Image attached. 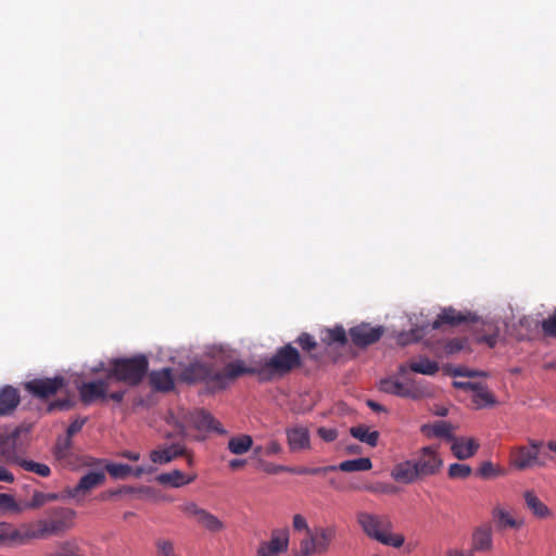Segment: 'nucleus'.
I'll use <instances>...</instances> for the list:
<instances>
[{
  "mask_svg": "<svg viewBox=\"0 0 556 556\" xmlns=\"http://www.w3.org/2000/svg\"><path fill=\"white\" fill-rule=\"evenodd\" d=\"M104 478L103 472H89L79 480L76 486L68 491V495L73 498H78L100 485L104 481Z\"/></svg>",
  "mask_w": 556,
  "mask_h": 556,
  "instance_id": "24",
  "label": "nucleus"
},
{
  "mask_svg": "<svg viewBox=\"0 0 556 556\" xmlns=\"http://www.w3.org/2000/svg\"><path fill=\"white\" fill-rule=\"evenodd\" d=\"M330 467H334V470H341L344 472L367 471L372 468V463L368 457H361L344 460L341 462L339 465H331Z\"/></svg>",
  "mask_w": 556,
  "mask_h": 556,
  "instance_id": "28",
  "label": "nucleus"
},
{
  "mask_svg": "<svg viewBox=\"0 0 556 556\" xmlns=\"http://www.w3.org/2000/svg\"><path fill=\"white\" fill-rule=\"evenodd\" d=\"M15 463L23 469L35 472L40 477H48L50 475V468L46 464L36 463L34 460L18 458Z\"/></svg>",
  "mask_w": 556,
  "mask_h": 556,
  "instance_id": "36",
  "label": "nucleus"
},
{
  "mask_svg": "<svg viewBox=\"0 0 556 556\" xmlns=\"http://www.w3.org/2000/svg\"><path fill=\"white\" fill-rule=\"evenodd\" d=\"M391 477L401 483L409 484L421 478L414 460L401 462L391 470Z\"/></svg>",
  "mask_w": 556,
  "mask_h": 556,
  "instance_id": "20",
  "label": "nucleus"
},
{
  "mask_svg": "<svg viewBox=\"0 0 556 556\" xmlns=\"http://www.w3.org/2000/svg\"><path fill=\"white\" fill-rule=\"evenodd\" d=\"M198 475L195 472L185 473L179 469L161 473L156 477V481L163 485L172 488H182L195 481Z\"/></svg>",
  "mask_w": 556,
  "mask_h": 556,
  "instance_id": "21",
  "label": "nucleus"
},
{
  "mask_svg": "<svg viewBox=\"0 0 556 556\" xmlns=\"http://www.w3.org/2000/svg\"><path fill=\"white\" fill-rule=\"evenodd\" d=\"M290 530L288 528L274 529L266 541H262L255 556H280L289 549Z\"/></svg>",
  "mask_w": 556,
  "mask_h": 556,
  "instance_id": "9",
  "label": "nucleus"
},
{
  "mask_svg": "<svg viewBox=\"0 0 556 556\" xmlns=\"http://www.w3.org/2000/svg\"><path fill=\"white\" fill-rule=\"evenodd\" d=\"M0 481H3V482H13L14 481L13 475L9 470H7L5 467H3L1 465H0Z\"/></svg>",
  "mask_w": 556,
  "mask_h": 556,
  "instance_id": "54",
  "label": "nucleus"
},
{
  "mask_svg": "<svg viewBox=\"0 0 556 556\" xmlns=\"http://www.w3.org/2000/svg\"><path fill=\"white\" fill-rule=\"evenodd\" d=\"M106 470L114 478H125L131 475L132 467L124 464H110L106 466Z\"/></svg>",
  "mask_w": 556,
  "mask_h": 556,
  "instance_id": "41",
  "label": "nucleus"
},
{
  "mask_svg": "<svg viewBox=\"0 0 556 556\" xmlns=\"http://www.w3.org/2000/svg\"><path fill=\"white\" fill-rule=\"evenodd\" d=\"M76 513L68 507H55L48 511L46 518L37 519L36 525L40 539L60 535L75 526Z\"/></svg>",
  "mask_w": 556,
  "mask_h": 556,
  "instance_id": "4",
  "label": "nucleus"
},
{
  "mask_svg": "<svg viewBox=\"0 0 556 556\" xmlns=\"http://www.w3.org/2000/svg\"><path fill=\"white\" fill-rule=\"evenodd\" d=\"M421 431L428 438H444L450 441L453 438V427L450 422L444 420L424 425Z\"/></svg>",
  "mask_w": 556,
  "mask_h": 556,
  "instance_id": "25",
  "label": "nucleus"
},
{
  "mask_svg": "<svg viewBox=\"0 0 556 556\" xmlns=\"http://www.w3.org/2000/svg\"><path fill=\"white\" fill-rule=\"evenodd\" d=\"M24 510L14 498L13 495L7 493H0V515H5L8 513L20 514Z\"/></svg>",
  "mask_w": 556,
  "mask_h": 556,
  "instance_id": "35",
  "label": "nucleus"
},
{
  "mask_svg": "<svg viewBox=\"0 0 556 556\" xmlns=\"http://www.w3.org/2000/svg\"><path fill=\"white\" fill-rule=\"evenodd\" d=\"M298 342L301 345V348L306 351H311L316 345V342L314 341V339L309 334H306V333L301 334L298 339Z\"/></svg>",
  "mask_w": 556,
  "mask_h": 556,
  "instance_id": "48",
  "label": "nucleus"
},
{
  "mask_svg": "<svg viewBox=\"0 0 556 556\" xmlns=\"http://www.w3.org/2000/svg\"><path fill=\"white\" fill-rule=\"evenodd\" d=\"M493 518L502 528L519 529L523 526V521L516 519L507 509L495 507L492 511Z\"/></svg>",
  "mask_w": 556,
  "mask_h": 556,
  "instance_id": "30",
  "label": "nucleus"
},
{
  "mask_svg": "<svg viewBox=\"0 0 556 556\" xmlns=\"http://www.w3.org/2000/svg\"><path fill=\"white\" fill-rule=\"evenodd\" d=\"M350 433L353 438L357 439L361 442L368 444L374 447L378 444L379 432L376 430H371L369 427L359 425L352 427L350 429Z\"/></svg>",
  "mask_w": 556,
  "mask_h": 556,
  "instance_id": "29",
  "label": "nucleus"
},
{
  "mask_svg": "<svg viewBox=\"0 0 556 556\" xmlns=\"http://www.w3.org/2000/svg\"><path fill=\"white\" fill-rule=\"evenodd\" d=\"M47 503L46 493L36 492L33 495L31 502L27 505L28 508H38Z\"/></svg>",
  "mask_w": 556,
  "mask_h": 556,
  "instance_id": "49",
  "label": "nucleus"
},
{
  "mask_svg": "<svg viewBox=\"0 0 556 556\" xmlns=\"http://www.w3.org/2000/svg\"><path fill=\"white\" fill-rule=\"evenodd\" d=\"M321 340L326 344H343L346 340L345 331L342 327H336L333 329H326L323 331Z\"/></svg>",
  "mask_w": 556,
  "mask_h": 556,
  "instance_id": "38",
  "label": "nucleus"
},
{
  "mask_svg": "<svg viewBox=\"0 0 556 556\" xmlns=\"http://www.w3.org/2000/svg\"><path fill=\"white\" fill-rule=\"evenodd\" d=\"M472 472V469L469 465L455 463L450 465L448 467V477L452 479H466Z\"/></svg>",
  "mask_w": 556,
  "mask_h": 556,
  "instance_id": "40",
  "label": "nucleus"
},
{
  "mask_svg": "<svg viewBox=\"0 0 556 556\" xmlns=\"http://www.w3.org/2000/svg\"><path fill=\"white\" fill-rule=\"evenodd\" d=\"M11 523L0 522V547H9L10 545Z\"/></svg>",
  "mask_w": 556,
  "mask_h": 556,
  "instance_id": "44",
  "label": "nucleus"
},
{
  "mask_svg": "<svg viewBox=\"0 0 556 556\" xmlns=\"http://www.w3.org/2000/svg\"><path fill=\"white\" fill-rule=\"evenodd\" d=\"M408 368L418 374L434 375L439 370V365L437 362L428 358H420L418 361H412Z\"/></svg>",
  "mask_w": 556,
  "mask_h": 556,
  "instance_id": "34",
  "label": "nucleus"
},
{
  "mask_svg": "<svg viewBox=\"0 0 556 556\" xmlns=\"http://www.w3.org/2000/svg\"><path fill=\"white\" fill-rule=\"evenodd\" d=\"M494 548L493 528L490 523L475 527L470 535V549L473 553H491Z\"/></svg>",
  "mask_w": 556,
  "mask_h": 556,
  "instance_id": "12",
  "label": "nucleus"
},
{
  "mask_svg": "<svg viewBox=\"0 0 556 556\" xmlns=\"http://www.w3.org/2000/svg\"><path fill=\"white\" fill-rule=\"evenodd\" d=\"M282 447L279 442L270 441L264 448L266 455H275L281 452Z\"/></svg>",
  "mask_w": 556,
  "mask_h": 556,
  "instance_id": "51",
  "label": "nucleus"
},
{
  "mask_svg": "<svg viewBox=\"0 0 556 556\" xmlns=\"http://www.w3.org/2000/svg\"><path fill=\"white\" fill-rule=\"evenodd\" d=\"M477 475L482 479H495L497 477L505 476L506 471L503 467L495 465L490 460H485L481 463Z\"/></svg>",
  "mask_w": 556,
  "mask_h": 556,
  "instance_id": "33",
  "label": "nucleus"
},
{
  "mask_svg": "<svg viewBox=\"0 0 556 556\" xmlns=\"http://www.w3.org/2000/svg\"><path fill=\"white\" fill-rule=\"evenodd\" d=\"M366 490L372 493H390L392 488L387 484L378 483L376 485L366 488Z\"/></svg>",
  "mask_w": 556,
  "mask_h": 556,
  "instance_id": "53",
  "label": "nucleus"
},
{
  "mask_svg": "<svg viewBox=\"0 0 556 556\" xmlns=\"http://www.w3.org/2000/svg\"><path fill=\"white\" fill-rule=\"evenodd\" d=\"M336 529L333 527H314L307 530L305 536L300 541V547L295 556H314L328 552L333 539Z\"/></svg>",
  "mask_w": 556,
  "mask_h": 556,
  "instance_id": "5",
  "label": "nucleus"
},
{
  "mask_svg": "<svg viewBox=\"0 0 556 556\" xmlns=\"http://www.w3.org/2000/svg\"><path fill=\"white\" fill-rule=\"evenodd\" d=\"M253 445V440L248 434L233 437L228 442V448L232 454L241 455L247 453Z\"/></svg>",
  "mask_w": 556,
  "mask_h": 556,
  "instance_id": "32",
  "label": "nucleus"
},
{
  "mask_svg": "<svg viewBox=\"0 0 556 556\" xmlns=\"http://www.w3.org/2000/svg\"><path fill=\"white\" fill-rule=\"evenodd\" d=\"M214 364L194 363L181 372V380L188 383L204 382L212 390L227 388L238 377L250 372L242 361H230V355L219 351Z\"/></svg>",
  "mask_w": 556,
  "mask_h": 556,
  "instance_id": "1",
  "label": "nucleus"
},
{
  "mask_svg": "<svg viewBox=\"0 0 556 556\" xmlns=\"http://www.w3.org/2000/svg\"><path fill=\"white\" fill-rule=\"evenodd\" d=\"M109 381H96L83 383L79 388L81 401L90 404L98 400L106 399Z\"/></svg>",
  "mask_w": 556,
  "mask_h": 556,
  "instance_id": "19",
  "label": "nucleus"
},
{
  "mask_svg": "<svg viewBox=\"0 0 556 556\" xmlns=\"http://www.w3.org/2000/svg\"><path fill=\"white\" fill-rule=\"evenodd\" d=\"M195 522L210 532H220L225 529L224 522L206 509Z\"/></svg>",
  "mask_w": 556,
  "mask_h": 556,
  "instance_id": "31",
  "label": "nucleus"
},
{
  "mask_svg": "<svg viewBox=\"0 0 556 556\" xmlns=\"http://www.w3.org/2000/svg\"><path fill=\"white\" fill-rule=\"evenodd\" d=\"M147 368L148 362L144 356L116 359L113 362L109 379L114 377L128 384H135L142 379Z\"/></svg>",
  "mask_w": 556,
  "mask_h": 556,
  "instance_id": "7",
  "label": "nucleus"
},
{
  "mask_svg": "<svg viewBox=\"0 0 556 556\" xmlns=\"http://www.w3.org/2000/svg\"><path fill=\"white\" fill-rule=\"evenodd\" d=\"M300 365V355L296 349L286 345L260 369L263 379L280 377Z\"/></svg>",
  "mask_w": 556,
  "mask_h": 556,
  "instance_id": "6",
  "label": "nucleus"
},
{
  "mask_svg": "<svg viewBox=\"0 0 556 556\" xmlns=\"http://www.w3.org/2000/svg\"><path fill=\"white\" fill-rule=\"evenodd\" d=\"M266 471L269 473L289 472L291 471V468L278 465L267 468Z\"/></svg>",
  "mask_w": 556,
  "mask_h": 556,
  "instance_id": "57",
  "label": "nucleus"
},
{
  "mask_svg": "<svg viewBox=\"0 0 556 556\" xmlns=\"http://www.w3.org/2000/svg\"><path fill=\"white\" fill-rule=\"evenodd\" d=\"M153 471H154V469L152 467H149V468L136 467L135 469L132 468V472L130 476L140 477L143 473H151Z\"/></svg>",
  "mask_w": 556,
  "mask_h": 556,
  "instance_id": "56",
  "label": "nucleus"
},
{
  "mask_svg": "<svg viewBox=\"0 0 556 556\" xmlns=\"http://www.w3.org/2000/svg\"><path fill=\"white\" fill-rule=\"evenodd\" d=\"M526 507L539 519L553 518V510L536 495L533 490H526L522 494Z\"/></svg>",
  "mask_w": 556,
  "mask_h": 556,
  "instance_id": "18",
  "label": "nucleus"
},
{
  "mask_svg": "<svg viewBox=\"0 0 556 556\" xmlns=\"http://www.w3.org/2000/svg\"><path fill=\"white\" fill-rule=\"evenodd\" d=\"M168 422L177 428L178 434L194 440H202L206 432L217 429L214 418L204 410L179 409L169 416Z\"/></svg>",
  "mask_w": 556,
  "mask_h": 556,
  "instance_id": "3",
  "label": "nucleus"
},
{
  "mask_svg": "<svg viewBox=\"0 0 556 556\" xmlns=\"http://www.w3.org/2000/svg\"><path fill=\"white\" fill-rule=\"evenodd\" d=\"M152 387L159 391H170L174 387V377L170 369L152 371L150 375Z\"/></svg>",
  "mask_w": 556,
  "mask_h": 556,
  "instance_id": "27",
  "label": "nucleus"
},
{
  "mask_svg": "<svg viewBox=\"0 0 556 556\" xmlns=\"http://www.w3.org/2000/svg\"><path fill=\"white\" fill-rule=\"evenodd\" d=\"M368 406L370 408H372L374 410H382V407L381 405H379L378 403L374 402V401H368L367 402Z\"/></svg>",
  "mask_w": 556,
  "mask_h": 556,
  "instance_id": "62",
  "label": "nucleus"
},
{
  "mask_svg": "<svg viewBox=\"0 0 556 556\" xmlns=\"http://www.w3.org/2000/svg\"><path fill=\"white\" fill-rule=\"evenodd\" d=\"M416 467L422 477H429L438 473L443 466V459L434 446H425L420 448L414 459Z\"/></svg>",
  "mask_w": 556,
  "mask_h": 556,
  "instance_id": "10",
  "label": "nucleus"
},
{
  "mask_svg": "<svg viewBox=\"0 0 556 556\" xmlns=\"http://www.w3.org/2000/svg\"><path fill=\"white\" fill-rule=\"evenodd\" d=\"M84 424H85V419H76V420H74L68 426V428H67V435L72 437L75 433H77L78 431H80V429L83 428Z\"/></svg>",
  "mask_w": 556,
  "mask_h": 556,
  "instance_id": "52",
  "label": "nucleus"
},
{
  "mask_svg": "<svg viewBox=\"0 0 556 556\" xmlns=\"http://www.w3.org/2000/svg\"><path fill=\"white\" fill-rule=\"evenodd\" d=\"M462 349H463V343L459 340H453V341L448 342V344L446 345V351L448 353H454Z\"/></svg>",
  "mask_w": 556,
  "mask_h": 556,
  "instance_id": "55",
  "label": "nucleus"
},
{
  "mask_svg": "<svg viewBox=\"0 0 556 556\" xmlns=\"http://www.w3.org/2000/svg\"><path fill=\"white\" fill-rule=\"evenodd\" d=\"M70 447V439L66 438L63 440V443L59 442L55 447V455L59 458H63L66 456L67 450Z\"/></svg>",
  "mask_w": 556,
  "mask_h": 556,
  "instance_id": "50",
  "label": "nucleus"
},
{
  "mask_svg": "<svg viewBox=\"0 0 556 556\" xmlns=\"http://www.w3.org/2000/svg\"><path fill=\"white\" fill-rule=\"evenodd\" d=\"M244 465H245V460H243V459H232L229 462V467L231 469H237V468L243 467Z\"/></svg>",
  "mask_w": 556,
  "mask_h": 556,
  "instance_id": "58",
  "label": "nucleus"
},
{
  "mask_svg": "<svg viewBox=\"0 0 556 556\" xmlns=\"http://www.w3.org/2000/svg\"><path fill=\"white\" fill-rule=\"evenodd\" d=\"M291 452H302L311 448V434L304 426H293L286 431Z\"/></svg>",
  "mask_w": 556,
  "mask_h": 556,
  "instance_id": "16",
  "label": "nucleus"
},
{
  "mask_svg": "<svg viewBox=\"0 0 556 556\" xmlns=\"http://www.w3.org/2000/svg\"><path fill=\"white\" fill-rule=\"evenodd\" d=\"M292 526L296 531H305V534L307 533V530H312L308 528L306 518L300 514L293 516Z\"/></svg>",
  "mask_w": 556,
  "mask_h": 556,
  "instance_id": "46",
  "label": "nucleus"
},
{
  "mask_svg": "<svg viewBox=\"0 0 556 556\" xmlns=\"http://www.w3.org/2000/svg\"><path fill=\"white\" fill-rule=\"evenodd\" d=\"M355 518L361 531L368 539L392 548H400L404 545V534L394 531L393 522L388 515L358 510Z\"/></svg>",
  "mask_w": 556,
  "mask_h": 556,
  "instance_id": "2",
  "label": "nucleus"
},
{
  "mask_svg": "<svg viewBox=\"0 0 556 556\" xmlns=\"http://www.w3.org/2000/svg\"><path fill=\"white\" fill-rule=\"evenodd\" d=\"M186 454V447L182 444L174 443L169 445H159L150 452V459L153 464L165 465Z\"/></svg>",
  "mask_w": 556,
  "mask_h": 556,
  "instance_id": "15",
  "label": "nucleus"
},
{
  "mask_svg": "<svg viewBox=\"0 0 556 556\" xmlns=\"http://www.w3.org/2000/svg\"><path fill=\"white\" fill-rule=\"evenodd\" d=\"M352 341L361 346L371 344L378 341L382 334L379 327H370L368 325H361L354 327L350 331Z\"/></svg>",
  "mask_w": 556,
  "mask_h": 556,
  "instance_id": "23",
  "label": "nucleus"
},
{
  "mask_svg": "<svg viewBox=\"0 0 556 556\" xmlns=\"http://www.w3.org/2000/svg\"><path fill=\"white\" fill-rule=\"evenodd\" d=\"M317 434L325 441V442H332L338 438V432L333 428H326L320 427L317 430Z\"/></svg>",
  "mask_w": 556,
  "mask_h": 556,
  "instance_id": "45",
  "label": "nucleus"
},
{
  "mask_svg": "<svg viewBox=\"0 0 556 556\" xmlns=\"http://www.w3.org/2000/svg\"><path fill=\"white\" fill-rule=\"evenodd\" d=\"M464 318L459 313H457L453 308L443 309V312L439 315L438 319L432 324V328L437 329L442 324L456 325L459 324Z\"/></svg>",
  "mask_w": 556,
  "mask_h": 556,
  "instance_id": "37",
  "label": "nucleus"
},
{
  "mask_svg": "<svg viewBox=\"0 0 556 556\" xmlns=\"http://www.w3.org/2000/svg\"><path fill=\"white\" fill-rule=\"evenodd\" d=\"M109 397L115 402H121L124 397V392H113L109 395Z\"/></svg>",
  "mask_w": 556,
  "mask_h": 556,
  "instance_id": "59",
  "label": "nucleus"
},
{
  "mask_svg": "<svg viewBox=\"0 0 556 556\" xmlns=\"http://www.w3.org/2000/svg\"><path fill=\"white\" fill-rule=\"evenodd\" d=\"M542 329L546 336L556 337V311L542 321Z\"/></svg>",
  "mask_w": 556,
  "mask_h": 556,
  "instance_id": "43",
  "label": "nucleus"
},
{
  "mask_svg": "<svg viewBox=\"0 0 556 556\" xmlns=\"http://www.w3.org/2000/svg\"><path fill=\"white\" fill-rule=\"evenodd\" d=\"M329 471H334V467L326 466V467H316V468H307V467H303V468H299V469L291 468L290 472L299 473V475H324Z\"/></svg>",
  "mask_w": 556,
  "mask_h": 556,
  "instance_id": "42",
  "label": "nucleus"
},
{
  "mask_svg": "<svg viewBox=\"0 0 556 556\" xmlns=\"http://www.w3.org/2000/svg\"><path fill=\"white\" fill-rule=\"evenodd\" d=\"M379 388L382 392L414 400L428 394L427 392L418 389L415 384L410 382H402L395 377L382 379L379 383Z\"/></svg>",
  "mask_w": 556,
  "mask_h": 556,
  "instance_id": "11",
  "label": "nucleus"
},
{
  "mask_svg": "<svg viewBox=\"0 0 556 556\" xmlns=\"http://www.w3.org/2000/svg\"><path fill=\"white\" fill-rule=\"evenodd\" d=\"M124 456L130 460H138L140 458V454L137 452H126Z\"/></svg>",
  "mask_w": 556,
  "mask_h": 556,
  "instance_id": "60",
  "label": "nucleus"
},
{
  "mask_svg": "<svg viewBox=\"0 0 556 556\" xmlns=\"http://www.w3.org/2000/svg\"><path fill=\"white\" fill-rule=\"evenodd\" d=\"M179 510L188 518H192L194 521H197L201 515L204 513V508L199 506L193 501H187L184 502L181 505H179Z\"/></svg>",
  "mask_w": 556,
  "mask_h": 556,
  "instance_id": "39",
  "label": "nucleus"
},
{
  "mask_svg": "<svg viewBox=\"0 0 556 556\" xmlns=\"http://www.w3.org/2000/svg\"><path fill=\"white\" fill-rule=\"evenodd\" d=\"M9 539V547L21 546L27 544L30 541L41 540L35 520L22 523L18 527L11 525Z\"/></svg>",
  "mask_w": 556,
  "mask_h": 556,
  "instance_id": "14",
  "label": "nucleus"
},
{
  "mask_svg": "<svg viewBox=\"0 0 556 556\" xmlns=\"http://www.w3.org/2000/svg\"><path fill=\"white\" fill-rule=\"evenodd\" d=\"M484 341L489 344V346H494L495 343H496V339L494 337H488V338H484Z\"/></svg>",
  "mask_w": 556,
  "mask_h": 556,
  "instance_id": "63",
  "label": "nucleus"
},
{
  "mask_svg": "<svg viewBox=\"0 0 556 556\" xmlns=\"http://www.w3.org/2000/svg\"><path fill=\"white\" fill-rule=\"evenodd\" d=\"M444 554L445 556H476L471 549H465L460 546H450Z\"/></svg>",
  "mask_w": 556,
  "mask_h": 556,
  "instance_id": "47",
  "label": "nucleus"
},
{
  "mask_svg": "<svg viewBox=\"0 0 556 556\" xmlns=\"http://www.w3.org/2000/svg\"><path fill=\"white\" fill-rule=\"evenodd\" d=\"M479 443L473 438L453 437L451 440V451L458 459H468L476 455L479 450Z\"/></svg>",
  "mask_w": 556,
  "mask_h": 556,
  "instance_id": "17",
  "label": "nucleus"
},
{
  "mask_svg": "<svg viewBox=\"0 0 556 556\" xmlns=\"http://www.w3.org/2000/svg\"><path fill=\"white\" fill-rule=\"evenodd\" d=\"M543 443L530 439L528 445L514 446L509 451V465L515 470H526L535 465H541L539 459L540 448Z\"/></svg>",
  "mask_w": 556,
  "mask_h": 556,
  "instance_id": "8",
  "label": "nucleus"
},
{
  "mask_svg": "<svg viewBox=\"0 0 556 556\" xmlns=\"http://www.w3.org/2000/svg\"><path fill=\"white\" fill-rule=\"evenodd\" d=\"M547 447L549 451L552 452H555L556 453V441L552 440V441H548L547 442Z\"/></svg>",
  "mask_w": 556,
  "mask_h": 556,
  "instance_id": "64",
  "label": "nucleus"
},
{
  "mask_svg": "<svg viewBox=\"0 0 556 556\" xmlns=\"http://www.w3.org/2000/svg\"><path fill=\"white\" fill-rule=\"evenodd\" d=\"M454 386L470 391L471 402L476 408H482L494 403L492 394L481 386L470 382H454Z\"/></svg>",
  "mask_w": 556,
  "mask_h": 556,
  "instance_id": "22",
  "label": "nucleus"
},
{
  "mask_svg": "<svg viewBox=\"0 0 556 556\" xmlns=\"http://www.w3.org/2000/svg\"><path fill=\"white\" fill-rule=\"evenodd\" d=\"M329 485L331 488H333L334 490H338V491H341L342 490V486L337 482V480L334 478H331L329 480Z\"/></svg>",
  "mask_w": 556,
  "mask_h": 556,
  "instance_id": "61",
  "label": "nucleus"
},
{
  "mask_svg": "<svg viewBox=\"0 0 556 556\" xmlns=\"http://www.w3.org/2000/svg\"><path fill=\"white\" fill-rule=\"evenodd\" d=\"M20 403V395L16 389L5 387L0 390V416L12 413Z\"/></svg>",
  "mask_w": 556,
  "mask_h": 556,
  "instance_id": "26",
  "label": "nucleus"
},
{
  "mask_svg": "<svg viewBox=\"0 0 556 556\" xmlns=\"http://www.w3.org/2000/svg\"><path fill=\"white\" fill-rule=\"evenodd\" d=\"M65 384L63 377H54V378H42V379H34L25 384V388L31 394L46 399L54 395L58 391H60Z\"/></svg>",
  "mask_w": 556,
  "mask_h": 556,
  "instance_id": "13",
  "label": "nucleus"
}]
</instances>
